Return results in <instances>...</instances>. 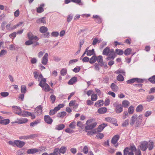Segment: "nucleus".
I'll list each match as a JSON object with an SVG mask.
<instances>
[{
    "label": "nucleus",
    "mask_w": 155,
    "mask_h": 155,
    "mask_svg": "<svg viewBox=\"0 0 155 155\" xmlns=\"http://www.w3.org/2000/svg\"><path fill=\"white\" fill-rule=\"evenodd\" d=\"M102 54L103 55L108 56L106 58L107 61H109L111 59L114 60L116 57L114 49H110L108 47L103 50Z\"/></svg>",
    "instance_id": "nucleus-1"
},
{
    "label": "nucleus",
    "mask_w": 155,
    "mask_h": 155,
    "mask_svg": "<svg viewBox=\"0 0 155 155\" xmlns=\"http://www.w3.org/2000/svg\"><path fill=\"white\" fill-rule=\"evenodd\" d=\"M46 80L45 78H42L40 82L39 85L44 89L45 91H49L50 90L49 85L46 83Z\"/></svg>",
    "instance_id": "nucleus-2"
},
{
    "label": "nucleus",
    "mask_w": 155,
    "mask_h": 155,
    "mask_svg": "<svg viewBox=\"0 0 155 155\" xmlns=\"http://www.w3.org/2000/svg\"><path fill=\"white\" fill-rule=\"evenodd\" d=\"M130 120V124L131 125H133L135 124L136 127H139L141 122L138 119H137V115L135 114L133 115Z\"/></svg>",
    "instance_id": "nucleus-3"
},
{
    "label": "nucleus",
    "mask_w": 155,
    "mask_h": 155,
    "mask_svg": "<svg viewBox=\"0 0 155 155\" xmlns=\"http://www.w3.org/2000/svg\"><path fill=\"white\" fill-rule=\"evenodd\" d=\"M64 106V104H58V106L55 107L54 109L50 110L49 114L50 115H53L54 114L61 109V108L63 107Z\"/></svg>",
    "instance_id": "nucleus-4"
},
{
    "label": "nucleus",
    "mask_w": 155,
    "mask_h": 155,
    "mask_svg": "<svg viewBox=\"0 0 155 155\" xmlns=\"http://www.w3.org/2000/svg\"><path fill=\"white\" fill-rule=\"evenodd\" d=\"M113 105L115 108V110L117 113L120 114L123 111V107L121 104L115 103Z\"/></svg>",
    "instance_id": "nucleus-5"
},
{
    "label": "nucleus",
    "mask_w": 155,
    "mask_h": 155,
    "mask_svg": "<svg viewBox=\"0 0 155 155\" xmlns=\"http://www.w3.org/2000/svg\"><path fill=\"white\" fill-rule=\"evenodd\" d=\"M136 147L134 145L130 146V148L126 147L124 150L123 155H127L128 152L130 151L134 152L136 151Z\"/></svg>",
    "instance_id": "nucleus-6"
},
{
    "label": "nucleus",
    "mask_w": 155,
    "mask_h": 155,
    "mask_svg": "<svg viewBox=\"0 0 155 155\" xmlns=\"http://www.w3.org/2000/svg\"><path fill=\"white\" fill-rule=\"evenodd\" d=\"M119 137L120 136L118 135H116L113 137L111 139V143L116 147L118 146V144L117 143L119 139Z\"/></svg>",
    "instance_id": "nucleus-7"
},
{
    "label": "nucleus",
    "mask_w": 155,
    "mask_h": 155,
    "mask_svg": "<svg viewBox=\"0 0 155 155\" xmlns=\"http://www.w3.org/2000/svg\"><path fill=\"white\" fill-rule=\"evenodd\" d=\"M148 143L146 141H144L140 143V147L141 150L143 151H145L148 147Z\"/></svg>",
    "instance_id": "nucleus-8"
},
{
    "label": "nucleus",
    "mask_w": 155,
    "mask_h": 155,
    "mask_svg": "<svg viewBox=\"0 0 155 155\" xmlns=\"http://www.w3.org/2000/svg\"><path fill=\"white\" fill-rule=\"evenodd\" d=\"M33 74L34 78L36 79H38V81H40L42 79L43 77L41 73L40 74L36 71H34L33 72Z\"/></svg>",
    "instance_id": "nucleus-9"
},
{
    "label": "nucleus",
    "mask_w": 155,
    "mask_h": 155,
    "mask_svg": "<svg viewBox=\"0 0 155 155\" xmlns=\"http://www.w3.org/2000/svg\"><path fill=\"white\" fill-rule=\"evenodd\" d=\"M12 109L13 111L15 114L18 115L21 114V109L19 107L13 106L12 107Z\"/></svg>",
    "instance_id": "nucleus-10"
},
{
    "label": "nucleus",
    "mask_w": 155,
    "mask_h": 155,
    "mask_svg": "<svg viewBox=\"0 0 155 155\" xmlns=\"http://www.w3.org/2000/svg\"><path fill=\"white\" fill-rule=\"evenodd\" d=\"M48 61V54L46 53L42 57L41 60V63L44 65H46Z\"/></svg>",
    "instance_id": "nucleus-11"
},
{
    "label": "nucleus",
    "mask_w": 155,
    "mask_h": 155,
    "mask_svg": "<svg viewBox=\"0 0 155 155\" xmlns=\"http://www.w3.org/2000/svg\"><path fill=\"white\" fill-rule=\"evenodd\" d=\"M42 106L41 105L37 106L35 109V113H36L37 115L41 114L42 112Z\"/></svg>",
    "instance_id": "nucleus-12"
},
{
    "label": "nucleus",
    "mask_w": 155,
    "mask_h": 155,
    "mask_svg": "<svg viewBox=\"0 0 155 155\" xmlns=\"http://www.w3.org/2000/svg\"><path fill=\"white\" fill-rule=\"evenodd\" d=\"M44 119L45 122L48 124H51L53 122V120L49 115H45Z\"/></svg>",
    "instance_id": "nucleus-13"
},
{
    "label": "nucleus",
    "mask_w": 155,
    "mask_h": 155,
    "mask_svg": "<svg viewBox=\"0 0 155 155\" xmlns=\"http://www.w3.org/2000/svg\"><path fill=\"white\" fill-rule=\"evenodd\" d=\"M15 145L19 148H21L25 144V143L24 142L19 140H15Z\"/></svg>",
    "instance_id": "nucleus-14"
},
{
    "label": "nucleus",
    "mask_w": 155,
    "mask_h": 155,
    "mask_svg": "<svg viewBox=\"0 0 155 155\" xmlns=\"http://www.w3.org/2000/svg\"><path fill=\"white\" fill-rule=\"evenodd\" d=\"M97 61L99 64L101 66H102L104 65V62L103 61V57L101 55H99L97 57Z\"/></svg>",
    "instance_id": "nucleus-15"
},
{
    "label": "nucleus",
    "mask_w": 155,
    "mask_h": 155,
    "mask_svg": "<svg viewBox=\"0 0 155 155\" xmlns=\"http://www.w3.org/2000/svg\"><path fill=\"white\" fill-rule=\"evenodd\" d=\"M97 124L96 122H94L92 123L90 125H88L85 127V128L86 130H91L94 128Z\"/></svg>",
    "instance_id": "nucleus-16"
},
{
    "label": "nucleus",
    "mask_w": 155,
    "mask_h": 155,
    "mask_svg": "<svg viewBox=\"0 0 155 155\" xmlns=\"http://www.w3.org/2000/svg\"><path fill=\"white\" fill-rule=\"evenodd\" d=\"M28 36L30 40H35L37 41L38 40V37L36 36L32 35L31 32L29 33L28 34Z\"/></svg>",
    "instance_id": "nucleus-17"
},
{
    "label": "nucleus",
    "mask_w": 155,
    "mask_h": 155,
    "mask_svg": "<svg viewBox=\"0 0 155 155\" xmlns=\"http://www.w3.org/2000/svg\"><path fill=\"white\" fill-rule=\"evenodd\" d=\"M104 104V101L102 100H98L94 104V106L96 107H99L102 106Z\"/></svg>",
    "instance_id": "nucleus-18"
},
{
    "label": "nucleus",
    "mask_w": 155,
    "mask_h": 155,
    "mask_svg": "<svg viewBox=\"0 0 155 155\" xmlns=\"http://www.w3.org/2000/svg\"><path fill=\"white\" fill-rule=\"evenodd\" d=\"M28 121L27 119L26 118H21L19 119L18 121L15 122V123L22 124L25 123Z\"/></svg>",
    "instance_id": "nucleus-19"
},
{
    "label": "nucleus",
    "mask_w": 155,
    "mask_h": 155,
    "mask_svg": "<svg viewBox=\"0 0 155 155\" xmlns=\"http://www.w3.org/2000/svg\"><path fill=\"white\" fill-rule=\"evenodd\" d=\"M65 127L64 124H60L55 126V129L56 130H60L63 129Z\"/></svg>",
    "instance_id": "nucleus-20"
},
{
    "label": "nucleus",
    "mask_w": 155,
    "mask_h": 155,
    "mask_svg": "<svg viewBox=\"0 0 155 155\" xmlns=\"http://www.w3.org/2000/svg\"><path fill=\"white\" fill-rule=\"evenodd\" d=\"M36 22L37 23H46V18L43 17L40 18L38 19Z\"/></svg>",
    "instance_id": "nucleus-21"
},
{
    "label": "nucleus",
    "mask_w": 155,
    "mask_h": 155,
    "mask_svg": "<svg viewBox=\"0 0 155 155\" xmlns=\"http://www.w3.org/2000/svg\"><path fill=\"white\" fill-rule=\"evenodd\" d=\"M77 81V78L76 77H74L72 78L68 82V84L69 85H72L76 82Z\"/></svg>",
    "instance_id": "nucleus-22"
},
{
    "label": "nucleus",
    "mask_w": 155,
    "mask_h": 155,
    "mask_svg": "<svg viewBox=\"0 0 155 155\" xmlns=\"http://www.w3.org/2000/svg\"><path fill=\"white\" fill-rule=\"evenodd\" d=\"M45 5L44 4H42L40 5V7L38 8L37 9V12L38 13L42 12L44 11L43 7H44Z\"/></svg>",
    "instance_id": "nucleus-23"
},
{
    "label": "nucleus",
    "mask_w": 155,
    "mask_h": 155,
    "mask_svg": "<svg viewBox=\"0 0 155 155\" xmlns=\"http://www.w3.org/2000/svg\"><path fill=\"white\" fill-rule=\"evenodd\" d=\"M130 102L127 100H124L122 102V106L123 107L127 108L130 105Z\"/></svg>",
    "instance_id": "nucleus-24"
},
{
    "label": "nucleus",
    "mask_w": 155,
    "mask_h": 155,
    "mask_svg": "<svg viewBox=\"0 0 155 155\" xmlns=\"http://www.w3.org/2000/svg\"><path fill=\"white\" fill-rule=\"evenodd\" d=\"M107 124H102L100 125L97 129V131L98 132H100L102 131L104 127L107 126Z\"/></svg>",
    "instance_id": "nucleus-25"
},
{
    "label": "nucleus",
    "mask_w": 155,
    "mask_h": 155,
    "mask_svg": "<svg viewBox=\"0 0 155 155\" xmlns=\"http://www.w3.org/2000/svg\"><path fill=\"white\" fill-rule=\"evenodd\" d=\"M107 111V109L106 107H102L98 109L97 112L99 114H104L106 113Z\"/></svg>",
    "instance_id": "nucleus-26"
},
{
    "label": "nucleus",
    "mask_w": 155,
    "mask_h": 155,
    "mask_svg": "<svg viewBox=\"0 0 155 155\" xmlns=\"http://www.w3.org/2000/svg\"><path fill=\"white\" fill-rule=\"evenodd\" d=\"M110 87L114 91H117L118 89V86L114 83H112L110 85Z\"/></svg>",
    "instance_id": "nucleus-27"
},
{
    "label": "nucleus",
    "mask_w": 155,
    "mask_h": 155,
    "mask_svg": "<svg viewBox=\"0 0 155 155\" xmlns=\"http://www.w3.org/2000/svg\"><path fill=\"white\" fill-rule=\"evenodd\" d=\"M38 152V150L36 149H28L27 151L28 154H34Z\"/></svg>",
    "instance_id": "nucleus-28"
},
{
    "label": "nucleus",
    "mask_w": 155,
    "mask_h": 155,
    "mask_svg": "<svg viewBox=\"0 0 155 155\" xmlns=\"http://www.w3.org/2000/svg\"><path fill=\"white\" fill-rule=\"evenodd\" d=\"M67 113L65 111H62L58 113L57 114V117L62 118L66 115Z\"/></svg>",
    "instance_id": "nucleus-29"
},
{
    "label": "nucleus",
    "mask_w": 155,
    "mask_h": 155,
    "mask_svg": "<svg viewBox=\"0 0 155 155\" xmlns=\"http://www.w3.org/2000/svg\"><path fill=\"white\" fill-rule=\"evenodd\" d=\"M9 122V120L8 119H5L0 120V124L5 125L8 124Z\"/></svg>",
    "instance_id": "nucleus-30"
},
{
    "label": "nucleus",
    "mask_w": 155,
    "mask_h": 155,
    "mask_svg": "<svg viewBox=\"0 0 155 155\" xmlns=\"http://www.w3.org/2000/svg\"><path fill=\"white\" fill-rule=\"evenodd\" d=\"M97 59V57L95 55H93L89 60V62L91 64H93L95 63Z\"/></svg>",
    "instance_id": "nucleus-31"
},
{
    "label": "nucleus",
    "mask_w": 155,
    "mask_h": 155,
    "mask_svg": "<svg viewBox=\"0 0 155 155\" xmlns=\"http://www.w3.org/2000/svg\"><path fill=\"white\" fill-rule=\"evenodd\" d=\"M59 151V148H55L54 149V152L52 153H50L49 155H60Z\"/></svg>",
    "instance_id": "nucleus-32"
},
{
    "label": "nucleus",
    "mask_w": 155,
    "mask_h": 155,
    "mask_svg": "<svg viewBox=\"0 0 155 155\" xmlns=\"http://www.w3.org/2000/svg\"><path fill=\"white\" fill-rule=\"evenodd\" d=\"M67 150V147L64 146H62L61 147L60 149H59V153H64L66 152Z\"/></svg>",
    "instance_id": "nucleus-33"
},
{
    "label": "nucleus",
    "mask_w": 155,
    "mask_h": 155,
    "mask_svg": "<svg viewBox=\"0 0 155 155\" xmlns=\"http://www.w3.org/2000/svg\"><path fill=\"white\" fill-rule=\"evenodd\" d=\"M48 30V28L45 26L41 27L40 28V32L42 33H45Z\"/></svg>",
    "instance_id": "nucleus-34"
},
{
    "label": "nucleus",
    "mask_w": 155,
    "mask_h": 155,
    "mask_svg": "<svg viewBox=\"0 0 155 155\" xmlns=\"http://www.w3.org/2000/svg\"><path fill=\"white\" fill-rule=\"evenodd\" d=\"M143 109V106L141 105H140L137 106L136 108V111L137 112H140Z\"/></svg>",
    "instance_id": "nucleus-35"
},
{
    "label": "nucleus",
    "mask_w": 155,
    "mask_h": 155,
    "mask_svg": "<svg viewBox=\"0 0 155 155\" xmlns=\"http://www.w3.org/2000/svg\"><path fill=\"white\" fill-rule=\"evenodd\" d=\"M134 111V108L132 106H130L128 108V112L129 114H132Z\"/></svg>",
    "instance_id": "nucleus-36"
},
{
    "label": "nucleus",
    "mask_w": 155,
    "mask_h": 155,
    "mask_svg": "<svg viewBox=\"0 0 155 155\" xmlns=\"http://www.w3.org/2000/svg\"><path fill=\"white\" fill-rule=\"evenodd\" d=\"M154 97L153 95H147V101L148 102L151 101L153 100Z\"/></svg>",
    "instance_id": "nucleus-37"
},
{
    "label": "nucleus",
    "mask_w": 155,
    "mask_h": 155,
    "mask_svg": "<svg viewBox=\"0 0 155 155\" xmlns=\"http://www.w3.org/2000/svg\"><path fill=\"white\" fill-rule=\"evenodd\" d=\"M147 148H148L150 150H152L153 148V142H149V143H148Z\"/></svg>",
    "instance_id": "nucleus-38"
},
{
    "label": "nucleus",
    "mask_w": 155,
    "mask_h": 155,
    "mask_svg": "<svg viewBox=\"0 0 155 155\" xmlns=\"http://www.w3.org/2000/svg\"><path fill=\"white\" fill-rule=\"evenodd\" d=\"M94 49H92L91 50H88L87 49V55L88 56H90L94 54Z\"/></svg>",
    "instance_id": "nucleus-39"
},
{
    "label": "nucleus",
    "mask_w": 155,
    "mask_h": 155,
    "mask_svg": "<svg viewBox=\"0 0 155 155\" xmlns=\"http://www.w3.org/2000/svg\"><path fill=\"white\" fill-rule=\"evenodd\" d=\"M97 96L96 94H92L91 97V100L92 101H95L97 100Z\"/></svg>",
    "instance_id": "nucleus-40"
},
{
    "label": "nucleus",
    "mask_w": 155,
    "mask_h": 155,
    "mask_svg": "<svg viewBox=\"0 0 155 155\" xmlns=\"http://www.w3.org/2000/svg\"><path fill=\"white\" fill-rule=\"evenodd\" d=\"M131 50L130 48H127L125 50L124 52V54L125 55H129L131 53Z\"/></svg>",
    "instance_id": "nucleus-41"
},
{
    "label": "nucleus",
    "mask_w": 155,
    "mask_h": 155,
    "mask_svg": "<svg viewBox=\"0 0 155 155\" xmlns=\"http://www.w3.org/2000/svg\"><path fill=\"white\" fill-rule=\"evenodd\" d=\"M71 1L80 5H83V3L81 2V0H71Z\"/></svg>",
    "instance_id": "nucleus-42"
},
{
    "label": "nucleus",
    "mask_w": 155,
    "mask_h": 155,
    "mask_svg": "<svg viewBox=\"0 0 155 155\" xmlns=\"http://www.w3.org/2000/svg\"><path fill=\"white\" fill-rule=\"evenodd\" d=\"M30 112L26 111H23L22 113L21 114V116L23 117H28Z\"/></svg>",
    "instance_id": "nucleus-43"
},
{
    "label": "nucleus",
    "mask_w": 155,
    "mask_h": 155,
    "mask_svg": "<svg viewBox=\"0 0 155 155\" xmlns=\"http://www.w3.org/2000/svg\"><path fill=\"white\" fill-rule=\"evenodd\" d=\"M148 80L152 84H155V75H153L149 78Z\"/></svg>",
    "instance_id": "nucleus-44"
},
{
    "label": "nucleus",
    "mask_w": 155,
    "mask_h": 155,
    "mask_svg": "<svg viewBox=\"0 0 155 155\" xmlns=\"http://www.w3.org/2000/svg\"><path fill=\"white\" fill-rule=\"evenodd\" d=\"M21 91L22 93L25 94L26 92V86L23 85L21 86Z\"/></svg>",
    "instance_id": "nucleus-45"
},
{
    "label": "nucleus",
    "mask_w": 155,
    "mask_h": 155,
    "mask_svg": "<svg viewBox=\"0 0 155 155\" xmlns=\"http://www.w3.org/2000/svg\"><path fill=\"white\" fill-rule=\"evenodd\" d=\"M52 104H54L56 100V97L54 94H51L50 97Z\"/></svg>",
    "instance_id": "nucleus-46"
},
{
    "label": "nucleus",
    "mask_w": 155,
    "mask_h": 155,
    "mask_svg": "<svg viewBox=\"0 0 155 155\" xmlns=\"http://www.w3.org/2000/svg\"><path fill=\"white\" fill-rule=\"evenodd\" d=\"M40 122V120H37L33 122L30 123V126L31 127H34L35 125L38 124Z\"/></svg>",
    "instance_id": "nucleus-47"
},
{
    "label": "nucleus",
    "mask_w": 155,
    "mask_h": 155,
    "mask_svg": "<svg viewBox=\"0 0 155 155\" xmlns=\"http://www.w3.org/2000/svg\"><path fill=\"white\" fill-rule=\"evenodd\" d=\"M115 51L117 54L119 55H122L124 53L123 51L121 49H116Z\"/></svg>",
    "instance_id": "nucleus-48"
},
{
    "label": "nucleus",
    "mask_w": 155,
    "mask_h": 155,
    "mask_svg": "<svg viewBox=\"0 0 155 155\" xmlns=\"http://www.w3.org/2000/svg\"><path fill=\"white\" fill-rule=\"evenodd\" d=\"M136 78H133L127 81L126 82L128 84H131L136 82Z\"/></svg>",
    "instance_id": "nucleus-49"
},
{
    "label": "nucleus",
    "mask_w": 155,
    "mask_h": 155,
    "mask_svg": "<svg viewBox=\"0 0 155 155\" xmlns=\"http://www.w3.org/2000/svg\"><path fill=\"white\" fill-rule=\"evenodd\" d=\"M117 80L119 81H123L124 79L123 77L121 74H119L117 78Z\"/></svg>",
    "instance_id": "nucleus-50"
},
{
    "label": "nucleus",
    "mask_w": 155,
    "mask_h": 155,
    "mask_svg": "<svg viewBox=\"0 0 155 155\" xmlns=\"http://www.w3.org/2000/svg\"><path fill=\"white\" fill-rule=\"evenodd\" d=\"M6 29L8 31H11L12 30V27L11 25V24H8L6 25Z\"/></svg>",
    "instance_id": "nucleus-51"
},
{
    "label": "nucleus",
    "mask_w": 155,
    "mask_h": 155,
    "mask_svg": "<svg viewBox=\"0 0 155 155\" xmlns=\"http://www.w3.org/2000/svg\"><path fill=\"white\" fill-rule=\"evenodd\" d=\"M73 15L72 14H71L69 15L67 17V21L68 22H70L73 18Z\"/></svg>",
    "instance_id": "nucleus-52"
},
{
    "label": "nucleus",
    "mask_w": 155,
    "mask_h": 155,
    "mask_svg": "<svg viewBox=\"0 0 155 155\" xmlns=\"http://www.w3.org/2000/svg\"><path fill=\"white\" fill-rule=\"evenodd\" d=\"M0 94L2 97H6L8 96L9 93L6 92H2L0 93Z\"/></svg>",
    "instance_id": "nucleus-53"
},
{
    "label": "nucleus",
    "mask_w": 155,
    "mask_h": 155,
    "mask_svg": "<svg viewBox=\"0 0 155 155\" xmlns=\"http://www.w3.org/2000/svg\"><path fill=\"white\" fill-rule=\"evenodd\" d=\"M17 35V33L16 32H14L12 33L11 34L9 35V37L10 38L14 39L15 38Z\"/></svg>",
    "instance_id": "nucleus-54"
},
{
    "label": "nucleus",
    "mask_w": 155,
    "mask_h": 155,
    "mask_svg": "<svg viewBox=\"0 0 155 155\" xmlns=\"http://www.w3.org/2000/svg\"><path fill=\"white\" fill-rule=\"evenodd\" d=\"M19 138L21 140L29 139L28 135L20 136L19 137Z\"/></svg>",
    "instance_id": "nucleus-55"
},
{
    "label": "nucleus",
    "mask_w": 155,
    "mask_h": 155,
    "mask_svg": "<svg viewBox=\"0 0 155 155\" xmlns=\"http://www.w3.org/2000/svg\"><path fill=\"white\" fill-rule=\"evenodd\" d=\"M59 35V33L57 31H54L52 32L51 35L52 36L57 37Z\"/></svg>",
    "instance_id": "nucleus-56"
},
{
    "label": "nucleus",
    "mask_w": 155,
    "mask_h": 155,
    "mask_svg": "<svg viewBox=\"0 0 155 155\" xmlns=\"http://www.w3.org/2000/svg\"><path fill=\"white\" fill-rule=\"evenodd\" d=\"M67 73V70L65 69H63L61 71V74L62 76H64Z\"/></svg>",
    "instance_id": "nucleus-57"
},
{
    "label": "nucleus",
    "mask_w": 155,
    "mask_h": 155,
    "mask_svg": "<svg viewBox=\"0 0 155 155\" xmlns=\"http://www.w3.org/2000/svg\"><path fill=\"white\" fill-rule=\"evenodd\" d=\"M104 136V134L101 133L98 134L96 135L97 137L99 139H101L103 138Z\"/></svg>",
    "instance_id": "nucleus-58"
},
{
    "label": "nucleus",
    "mask_w": 155,
    "mask_h": 155,
    "mask_svg": "<svg viewBox=\"0 0 155 155\" xmlns=\"http://www.w3.org/2000/svg\"><path fill=\"white\" fill-rule=\"evenodd\" d=\"M75 123L74 122H71L69 125L70 128L72 129H74L75 127Z\"/></svg>",
    "instance_id": "nucleus-59"
},
{
    "label": "nucleus",
    "mask_w": 155,
    "mask_h": 155,
    "mask_svg": "<svg viewBox=\"0 0 155 155\" xmlns=\"http://www.w3.org/2000/svg\"><path fill=\"white\" fill-rule=\"evenodd\" d=\"M23 22H19L17 24L14 25L13 26H12V30L18 27L20 25L22 24Z\"/></svg>",
    "instance_id": "nucleus-60"
},
{
    "label": "nucleus",
    "mask_w": 155,
    "mask_h": 155,
    "mask_svg": "<svg viewBox=\"0 0 155 155\" xmlns=\"http://www.w3.org/2000/svg\"><path fill=\"white\" fill-rule=\"evenodd\" d=\"M110 103V101L109 99L108 98H106L105 99L104 102V105L105 106H107Z\"/></svg>",
    "instance_id": "nucleus-61"
},
{
    "label": "nucleus",
    "mask_w": 155,
    "mask_h": 155,
    "mask_svg": "<svg viewBox=\"0 0 155 155\" xmlns=\"http://www.w3.org/2000/svg\"><path fill=\"white\" fill-rule=\"evenodd\" d=\"M83 151L85 154H87L88 153V147L85 146L83 148Z\"/></svg>",
    "instance_id": "nucleus-62"
},
{
    "label": "nucleus",
    "mask_w": 155,
    "mask_h": 155,
    "mask_svg": "<svg viewBox=\"0 0 155 155\" xmlns=\"http://www.w3.org/2000/svg\"><path fill=\"white\" fill-rule=\"evenodd\" d=\"M99 41L96 38H95L94 39L92 43V45H95L97 44V43H98Z\"/></svg>",
    "instance_id": "nucleus-63"
},
{
    "label": "nucleus",
    "mask_w": 155,
    "mask_h": 155,
    "mask_svg": "<svg viewBox=\"0 0 155 155\" xmlns=\"http://www.w3.org/2000/svg\"><path fill=\"white\" fill-rule=\"evenodd\" d=\"M65 131L69 134H71L74 132L73 130L70 129L69 128H67L65 130Z\"/></svg>",
    "instance_id": "nucleus-64"
}]
</instances>
